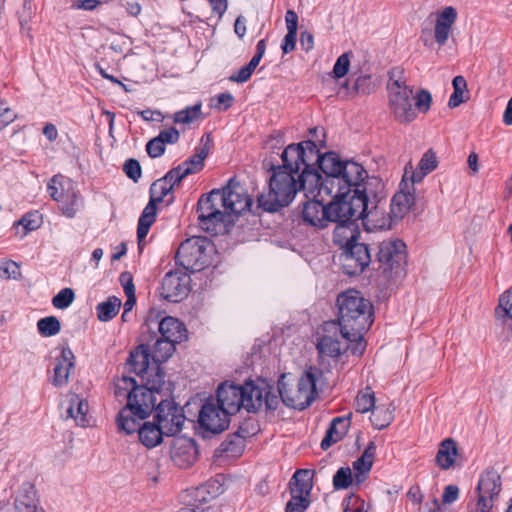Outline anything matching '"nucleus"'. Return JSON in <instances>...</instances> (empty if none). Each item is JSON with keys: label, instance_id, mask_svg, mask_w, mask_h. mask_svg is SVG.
Returning a JSON list of instances; mask_svg holds the SVG:
<instances>
[{"label": "nucleus", "instance_id": "f257e3e1", "mask_svg": "<svg viewBox=\"0 0 512 512\" xmlns=\"http://www.w3.org/2000/svg\"><path fill=\"white\" fill-rule=\"evenodd\" d=\"M298 159L307 171L319 177L315 185V197L323 194L330 197L349 198L356 185L369 179L362 165L354 161H342L335 152L320 154L311 140L290 144L285 148V158Z\"/></svg>", "mask_w": 512, "mask_h": 512}, {"label": "nucleus", "instance_id": "f03ea898", "mask_svg": "<svg viewBox=\"0 0 512 512\" xmlns=\"http://www.w3.org/2000/svg\"><path fill=\"white\" fill-rule=\"evenodd\" d=\"M282 165L273 166L268 182V190L257 197L258 208L265 212H278L287 207L296 194L303 190L307 198L315 197V185L319 177L307 171L298 159L285 158V150L281 154Z\"/></svg>", "mask_w": 512, "mask_h": 512}, {"label": "nucleus", "instance_id": "7ed1b4c3", "mask_svg": "<svg viewBox=\"0 0 512 512\" xmlns=\"http://www.w3.org/2000/svg\"><path fill=\"white\" fill-rule=\"evenodd\" d=\"M388 103L392 116L400 124L413 122L418 112L426 114L432 104V95L427 89H420L414 95V89L407 84L404 70L394 67L388 72Z\"/></svg>", "mask_w": 512, "mask_h": 512}, {"label": "nucleus", "instance_id": "20e7f679", "mask_svg": "<svg viewBox=\"0 0 512 512\" xmlns=\"http://www.w3.org/2000/svg\"><path fill=\"white\" fill-rule=\"evenodd\" d=\"M336 305L342 337L347 340L361 338L374 321L372 303L359 291L349 289L337 296Z\"/></svg>", "mask_w": 512, "mask_h": 512}, {"label": "nucleus", "instance_id": "39448f33", "mask_svg": "<svg viewBox=\"0 0 512 512\" xmlns=\"http://www.w3.org/2000/svg\"><path fill=\"white\" fill-rule=\"evenodd\" d=\"M142 384L137 385L133 377L123 376L115 385L116 396L127 398V404L137 405V410L148 411L154 409L156 398L154 393L170 396V389L166 388L165 372L160 365L152 364L151 369L140 376Z\"/></svg>", "mask_w": 512, "mask_h": 512}, {"label": "nucleus", "instance_id": "423d86ee", "mask_svg": "<svg viewBox=\"0 0 512 512\" xmlns=\"http://www.w3.org/2000/svg\"><path fill=\"white\" fill-rule=\"evenodd\" d=\"M382 189L381 180L377 177H370L363 184L356 185L353 194L348 198L350 204L353 205L356 204V200L360 201L357 210H361L365 206L366 211L359 216V220H362L367 230L389 229L394 221L391 213H386L384 207L380 205L379 193Z\"/></svg>", "mask_w": 512, "mask_h": 512}, {"label": "nucleus", "instance_id": "0eeeda50", "mask_svg": "<svg viewBox=\"0 0 512 512\" xmlns=\"http://www.w3.org/2000/svg\"><path fill=\"white\" fill-rule=\"evenodd\" d=\"M216 400L231 415L241 409L256 412L263 407V390L254 381H246L243 385L223 382L216 391Z\"/></svg>", "mask_w": 512, "mask_h": 512}, {"label": "nucleus", "instance_id": "6e6552de", "mask_svg": "<svg viewBox=\"0 0 512 512\" xmlns=\"http://www.w3.org/2000/svg\"><path fill=\"white\" fill-rule=\"evenodd\" d=\"M153 409L148 411H138L137 405L126 404L123 407L116 418L118 430L127 435L137 433L140 442L147 448H154L162 442L163 436H165L163 430L155 420V422H144L140 421L146 419Z\"/></svg>", "mask_w": 512, "mask_h": 512}, {"label": "nucleus", "instance_id": "1a4fd4ad", "mask_svg": "<svg viewBox=\"0 0 512 512\" xmlns=\"http://www.w3.org/2000/svg\"><path fill=\"white\" fill-rule=\"evenodd\" d=\"M214 246L207 237L194 236L183 241L176 252V263L186 271L199 272L211 263Z\"/></svg>", "mask_w": 512, "mask_h": 512}, {"label": "nucleus", "instance_id": "9d476101", "mask_svg": "<svg viewBox=\"0 0 512 512\" xmlns=\"http://www.w3.org/2000/svg\"><path fill=\"white\" fill-rule=\"evenodd\" d=\"M323 377V371L315 366L308 367L299 378L296 388L280 390V395L288 407L304 410L317 397V385Z\"/></svg>", "mask_w": 512, "mask_h": 512}, {"label": "nucleus", "instance_id": "9b49d317", "mask_svg": "<svg viewBox=\"0 0 512 512\" xmlns=\"http://www.w3.org/2000/svg\"><path fill=\"white\" fill-rule=\"evenodd\" d=\"M356 204H350L348 198L342 202L341 211L339 217H333L331 223H335V228L333 230V242L335 245L339 246L342 251L358 241L360 231L357 225V221L359 220V216L363 215L365 210V206L361 210H357L359 208V200H356Z\"/></svg>", "mask_w": 512, "mask_h": 512}, {"label": "nucleus", "instance_id": "f8f14e48", "mask_svg": "<svg viewBox=\"0 0 512 512\" xmlns=\"http://www.w3.org/2000/svg\"><path fill=\"white\" fill-rule=\"evenodd\" d=\"M344 200L342 197H332V201L325 205L323 198L318 200L316 197H311L303 204L301 213L303 223L316 229L328 227L333 217H339L338 213L343 211L341 205Z\"/></svg>", "mask_w": 512, "mask_h": 512}, {"label": "nucleus", "instance_id": "ddd939ff", "mask_svg": "<svg viewBox=\"0 0 512 512\" xmlns=\"http://www.w3.org/2000/svg\"><path fill=\"white\" fill-rule=\"evenodd\" d=\"M50 197L59 204L63 214L73 217L82 206L75 183L61 174L53 176L47 185Z\"/></svg>", "mask_w": 512, "mask_h": 512}, {"label": "nucleus", "instance_id": "4468645a", "mask_svg": "<svg viewBox=\"0 0 512 512\" xmlns=\"http://www.w3.org/2000/svg\"><path fill=\"white\" fill-rule=\"evenodd\" d=\"M198 222L207 232L215 231L217 224L225 221L226 205L222 203L220 189H213L208 194L202 195L197 203Z\"/></svg>", "mask_w": 512, "mask_h": 512}, {"label": "nucleus", "instance_id": "2eb2a0df", "mask_svg": "<svg viewBox=\"0 0 512 512\" xmlns=\"http://www.w3.org/2000/svg\"><path fill=\"white\" fill-rule=\"evenodd\" d=\"M313 471L298 469L289 482L291 499L286 504L285 512H305L310 505L313 488Z\"/></svg>", "mask_w": 512, "mask_h": 512}, {"label": "nucleus", "instance_id": "dca6fc26", "mask_svg": "<svg viewBox=\"0 0 512 512\" xmlns=\"http://www.w3.org/2000/svg\"><path fill=\"white\" fill-rule=\"evenodd\" d=\"M379 268L384 273L400 275L406 265V244L400 239H388L379 243L376 254Z\"/></svg>", "mask_w": 512, "mask_h": 512}, {"label": "nucleus", "instance_id": "f3484780", "mask_svg": "<svg viewBox=\"0 0 512 512\" xmlns=\"http://www.w3.org/2000/svg\"><path fill=\"white\" fill-rule=\"evenodd\" d=\"M502 482L500 474L494 468L484 470L476 487L477 512H491L494 503L498 500Z\"/></svg>", "mask_w": 512, "mask_h": 512}, {"label": "nucleus", "instance_id": "a211bd4d", "mask_svg": "<svg viewBox=\"0 0 512 512\" xmlns=\"http://www.w3.org/2000/svg\"><path fill=\"white\" fill-rule=\"evenodd\" d=\"M154 419L157 421L165 436H174L178 434L185 422L183 409L173 400L161 397L156 406Z\"/></svg>", "mask_w": 512, "mask_h": 512}, {"label": "nucleus", "instance_id": "6ab92c4d", "mask_svg": "<svg viewBox=\"0 0 512 512\" xmlns=\"http://www.w3.org/2000/svg\"><path fill=\"white\" fill-rule=\"evenodd\" d=\"M190 282L191 279L187 272L171 270L162 279L160 295L169 302H180L188 296Z\"/></svg>", "mask_w": 512, "mask_h": 512}, {"label": "nucleus", "instance_id": "aec40b11", "mask_svg": "<svg viewBox=\"0 0 512 512\" xmlns=\"http://www.w3.org/2000/svg\"><path fill=\"white\" fill-rule=\"evenodd\" d=\"M340 261L344 274L359 275L371 262L370 251L366 244L356 241L342 251Z\"/></svg>", "mask_w": 512, "mask_h": 512}, {"label": "nucleus", "instance_id": "412c9836", "mask_svg": "<svg viewBox=\"0 0 512 512\" xmlns=\"http://www.w3.org/2000/svg\"><path fill=\"white\" fill-rule=\"evenodd\" d=\"M231 414L217 400H207L199 412V424L212 433H220L229 426Z\"/></svg>", "mask_w": 512, "mask_h": 512}, {"label": "nucleus", "instance_id": "4be33fe9", "mask_svg": "<svg viewBox=\"0 0 512 512\" xmlns=\"http://www.w3.org/2000/svg\"><path fill=\"white\" fill-rule=\"evenodd\" d=\"M222 203L226 205V212L229 214H241L250 209L252 199L245 193L239 182L230 179L228 184L220 189Z\"/></svg>", "mask_w": 512, "mask_h": 512}, {"label": "nucleus", "instance_id": "5701e85b", "mask_svg": "<svg viewBox=\"0 0 512 512\" xmlns=\"http://www.w3.org/2000/svg\"><path fill=\"white\" fill-rule=\"evenodd\" d=\"M76 357L68 346H63L60 354L54 359L51 384L56 388H63L70 382V377L74 373Z\"/></svg>", "mask_w": 512, "mask_h": 512}, {"label": "nucleus", "instance_id": "b1692460", "mask_svg": "<svg viewBox=\"0 0 512 512\" xmlns=\"http://www.w3.org/2000/svg\"><path fill=\"white\" fill-rule=\"evenodd\" d=\"M61 405L65 409L66 419H72L80 427L90 425L92 416L89 413V404L86 399L69 392L65 395Z\"/></svg>", "mask_w": 512, "mask_h": 512}, {"label": "nucleus", "instance_id": "393cba45", "mask_svg": "<svg viewBox=\"0 0 512 512\" xmlns=\"http://www.w3.org/2000/svg\"><path fill=\"white\" fill-rule=\"evenodd\" d=\"M171 458L180 468L191 466L197 459V445L191 438H176L171 445Z\"/></svg>", "mask_w": 512, "mask_h": 512}, {"label": "nucleus", "instance_id": "a878e982", "mask_svg": "<svg viewBox=\"0 0 512 512\" xmlns=\"http://www.w3.org/2000/svg\"><path fill=\"white\" fill-rule=\"evenodd\" d=\"M457 20V11L452 6H447L441 10L436 17L434 27L435 41L439 46H444L451 33L452 26Z\"/></svg>", "mask_w": 512, "mask_h": 512}, {"label": "nucleus", "instance_id": "bb28decb", "mask_svg": "<svg viewBox=\"0 0 512 512\" xmlns=\"http://www.w3.org/2000/svg\"><path fill=\"white\" fill-rule=\"evenodd\" d=\"M415 203L414 188L412 191L404 188H400L391 199L390 213L394 221L402 220L410 211L411 207Z\"/></svg>", "mask_w": 512, "mask_h": 512}, {"label": "nucleus", "instance_id": "cd10ccee", "mask_svg": "<svg viewBox=\"0 0 512 512\" xmlns=\"http://www.w3.org/2000/svg\"><path fill=\"white\" fill-rule=\"evenodd\" d=\"M150 358L149 346L144 344L139 345L130 352L129 358L127 359L129 371L135 373L139 377L144 373L147 374V371L152 367Z\"/></svg>", "mask_w": 512, "mask_h": 512}, {"label": "nucleus", "instance_id": "c85d7f7f", "mask_svg": "<svg viewBox=\"0 0 512 512\" xmlns=\"http://www.w3.org/2000/svg\"><path fill=\"white\" fill-rule=\"evenodd\" d=\"M161 337L174 343H180L187 339V329L178 319L167 316L158 324Z\"/></svg>", "mask_w": 512, "mask_h": 512}, {"label": "nucleus", "instance_id": "c756f323", "mask_svg": "<svg viewBox=\"0 0 512 512\" xmlns=\"http://www.w3.org/2000/svg\"><path fill=\"white\" fill-rule=\"evenodd\" d=\"M350 418L351 414L347 417H336L331 421L330 426L326 431V435L320 444L323 450H327L343 438L350 426Z\"/></svg>", "mask_w": 512, "mask_h": 512}, {"label": "nucleus", "instance_id": "7c9ffc66", "mask_svg": "<svg viewBox=\"0 0 512 512\" xmlns=\"http://www.w3.org/2000/svg\"><path fill=\"white\" fill-rule=\"evenodd\" d=\"M212 145L210 134L204 135L201 138V146L195 148V153L181 163L182 168H189L191 174L201 171L204 167V160L209 154Z\"/></svg>", "mask_w": 512, "mask_h": 512}, {"label": "nucleus", "instance_id": "2f4dec72", "mask_svg": "<svg viewBox=\"0 0 512 512\" xmlns=\"http://www.w3.org/2000/svg\"><path fill=\"white\" fill-rule=\"evenodd\" d=\"M376 455V444L370 441L362 455L353 462V469L356 471L355 480L357 484L363 482L370 472Z\"/></svg>", "mask_w": 512, "mask_h": 512}, {"label": "nucleus", "instance_id": "473e14b6", "mask_svg": "<svg viewBox=\"0 0 512 512\" xmlns=\"http://www.w3.org/2000/svg\"><path fill=\"white\" fill-rule=\"evenodd\" d=\"M15 512H44L37 505L36 491L30 484H25L19 490L14 501Z\"/></svg>", "mask_w": 512, "mask_h": 512}, {"label": "nucleus", "instance_id": "72a5a7b5", "mask_svg": "<svg viewBox=\"0 0 512 512\" xmlns=\"http://www.w3.org/2000/svg\"><path fill=\"white\" fill-rule=\"evenodd\" d=\"M438 161L436 153L429 149L421 157L416 170H412V184L420 183L423 178L437 168Z\"/></svg>", "mask_w": 512, "mask_h": 512}, {"label": "nucleus", "instance_id": "f704fd0d", "mask_svg": "<svg viewBox=\"0 0 512 512\" xmlns=\"http://www.w3.org/2000/svg\"><path fill=\"white\" fill-rule=\"evenodd\" d=\"M457 452V445L453 439L443 440L436 455V463L443 470L449 469L455 462Z\"/></svg>", "mask_w": 512, "mask_h": 512}, {"label": "nucleus", "instance_id": "c9c22d12", "mask_svg": "<svg viewBox=\"0 0 512 512\" xmlns=\"http://www.w3.org/2000/svg\"><path fill=\"white\" fill-rule=\"evenodd\" d=\"M157 216V208L154 200H149L148 204L143 209L137 226V238L141 242L144 240L149 232L150 227L155 222Z\"/></svg>", "mask_w": 512, "mask_h": 512}, {"label": "nucleus", "instance_id": "e433bc0d", "mask_svg": "<svg viewBox=\"0 0 512 512\" xmlns=\"http://www.w3.org/2000/svg\"><path fill=\"white\" fill-rule=\"evenodd\" d=\"M245 437V431L242 429L229 434L221 443V451L230 457L240 456L245 448Z\"/></svg>", "mask_w": 512, "mask_h": 512}, {"label": "nucleus", "instance_id": "4c0bfd02", "mask_svg": "<svg viewBox=\"0 0 512 512\" xmlns=\"http://www.w3.org/2000/svg\"><path fill=\"white\" fill-rule=\"evenodd\" d=\"M394 410L391 403L375 406L370 416L373 427L378 430L388 427L394 419Z\"/></svg>", "mask_w": 512, "mask_h": 512}, {"label": "nucleus", "instance_id": "58836bf2", "mask_svg": "<svg viewBox=\"0 0 512 512\" xmlns=\"http://www.w3.org/2000/svg\"><path fill=\"white\" fill-rule=\"evenodd\" d=\"M175 344L176 343L162 337L158 338L152 350H150L152 364L161 365L163 362L167 361L175 351Z\"/></svg>", "mask_w": 512, "mask_h": 512}, {"label": "nucleus", "instance_id": "ea45409f", "mask_svg": "<svg viewBox=\"0 0 512 512\" xmlns=\"http://www.w3.org/2000/svg\"><path fill=\"white\" fill-rule=\"evenodd\" d=\"M453 93L450 95L448 106L456 108L468 100L467 82L465 78L458 75L452 80Z\"/></svg>", "mask_w": 512, "mask_h": 512}, {"label": "nucleus", "instance_id": "a19ab883", "mask_svg": "<svg viewBox=\"0 0 512 512\" xmlns=\"http://www.w3.org/2000/svg\"><path fill=\"white\" fill-rule=\"evenodd\" d=\"M202 119V103L197 102L192 106H187L179 110L173 115V122L175 124H191L195 121Z\"/></svg>", "mask_w": 512, "mask_h": 512}, {"label": "nucleus", "instance_id": "79ce46f5", "mask_svg": "<svg viewBox=\"0 0 512 512\" xmlns=\"http://www.w3.org/2000/svg\"><path fill=\"white\" fill-rule=\"evenodd\" d=\"M120 282L127 297L124 303V315H127L136 304L135 286L133 284V277L129 272H123L120 275Z\"/></svg>", "mask_w": 512, "mask_h": 512}, {"label": "nucleus", "instance_id": "37998d69", "mask_svg": "<svg viewBox=\"0 0 512 512\" xmlns=\"http://www.w3.org/2000/svg\"><path fill=\"white\" fill-rule=\"evenodd\" d=\"M121 300L116 296H110L107 301L98 304V320L109 321L119 312Z\"/></svg>", "mask_w": 512, "mask_h": 512}, {"label": "nucleus", "instance_id": "c03bdc74", "mask_svg": "<svg viewBox=\"0 0 512 512\" xmlns=\"http://www.w3.org/2000/svg\"><path fill=\"white\" fill-rule=\"evenodd\" d=\"M317 349L320 355L336 358L341 354V345L337 339L331 336H323L320 338Z\"/></svg>", "mask_w": 512, "mask_h": 512}, {"label": "nucleus", "instance_id": "a18cd8bd", "mask_svg": "<svg viewBox=\"0 0 512 512\" xmlns=\"http://www.w3.org/2000/svg\"><path fill=\"white\" fill-rule=\"evenodd\" d=\"M173 186L164 178H160L152 183L150 187V200L154 203H160L168 194L172 193Z\"/></svg>", "mask_w": 512, "mask_h": 512}, {"label": "nucleus", "instance_id": "49530a36", "mask_svg": "<svg viewBox=\"0 0 512 512\" xmlns=\"http://www.w3.org/2000/svg\"><path fill=\"white\" fill-rule=\"evenodd\" d=\"M375 407L374 392L367 387L364 391L358 393L355 399V410L359 413H366Z\"/></svg>", "mask_w": 512, "mask_h": 512}, {"label": "nucleus", "instance_id": "de8ad7c7", "mask_svg": "<svg viewBox=\"0 0 512 512\" xmlns=\"http://www.w3.org/2000/svg\"><path fill=\"white\" fill-rule=\"evenodd\" d=\"M37 328L42 336L51 337L60 332L61 324L55 316H48L38 320Z\"/></svg>", "mask_w": 512, "mask_h": 512}, {"label": "nucleus", "instance_id": "09e8293b", "mask_svg": "<svg viewBox=\"0 0 512 512\" xmlns=\"http://www.w3.org/2000/svg\"><path fill=\"white\" fill-rule=\"evenodd\" d=\"M42 224V217L38 212H30L24 215L18 222V226L23 227L22 237H25L28 232L38 229Z\"/></svg>", "mask_w": 512, "mask_h": 512}, {"label": "nucleus", "instance_id": "8fccbe9b", "mask_svg": "<svg viewBox=\"0 0 512 512\" xmlns=\"http://www.w3.org/2000/svg\"><path fill=\"white\" fill-rule=\"evenodd\" d=\"M353 482L351 469L340 467L333 476V488L335 490L347 489Z\"/></svg>", "mask_w": 512, "mask_h": 512}, {"label": "nucleus", "instance_id": "3c124183", "mask_svg": "<svg viewBox=\"0 0 512 512\" xmlns=\"http://www.w3.org/2000/svg\"><path fill=\"white\" fill-rule=\"evenodd\" d=\"M495 314L497 317H507L512 320V287L500 296Z\"/></svg>", "mask_w": 512, "mask_h": 512}, {"label": "nucleus", "instance_id": "603ef678", "mask_svg": "<svg viewBox=\"0 0 512 512\" xmlns=\"http://www.w3.org/2000/svg\"><path fill=\"white\" fill-rule=\"evenodd\" d=\"M75 299V293L71 288H63L53 298L52 305L57 309L68 308Z\"/></svg>", "mask_w": 512, "mask_h": 512}, {"label": "nucleus", "instance_id": "864d4df0", "mask_svg": "<svg viewBox=\"0 0 512 512\" xmlns=\"http://www.w3.org/2000/svg\"><path fill=\"white\" fill-rule=\"evenodd\" d=\"M353 53L351 51L345 52L342 55H340L333 67V76L337 79L344 77L350 67V59L352 57Z\"/></svg>", "mask_w": 512, "mask_h": 512}, {"label": "nucleus", "instance_id": "5fc2aeb1", "mask_svg": "<svg viewBox=\"0 0 512 512\" xmlns=\"http://www.w3.org/2000/svg\"><path fill=\"white\" fill-rule=\"evenodd\" d=\"M191 171L192 170L189 168H182V165L180 164L169 170L164 178L174 187L175 185L180 184L186 176L190 175Z\"/></svg>", "mask_w": 512, "mask_h": 512}, {"label": "nucleus", "instance_id": "6e6d98bb", "mask_svg": "<svg viewBox=\"0 0 512 512\" xmlns=\"http://www.w3.org/2000/svg\"><path fill=\"white\" fill-rule=\"evenodd\" d=\"M375 86L371 77L367 75L359 76L354 83L353 90L357 94L367 95L374 91Z\"/></svg>", "mask_w": 512, "mask_h": 512}, {"label": "nucleus", "instance_id": "4d7b16f0", "mask_svg": "<svg viewBox=\"0 0 512 512\" xmlns=\"http://www.w3.org/2000/svg\"><path fill=\"white\" fill-rule=\"evenodd\" d=\"M123 171L125 172L126 176L134 182H137L142 174L140 163L133 158L125 161L123 165Z\"/></svg>", "mask_w": 512, "mask_h": 512}, {"label": "nucleus", "instance_id": "13d9d810", "mask_svg": "<svg viewBox=\"0 0 512 512\" xmlns=\"http://www.w3.org/2000/svg\"><path fill=\"white\" fill-rule=\"evenodd\" d=\"M16 113L4 101H0V131L16 119Z\"/></svg>", "mask_w": 512, "mask_h": 512}, {"label": "nucleus", "instance_id": "bf43d9fd", "mask_svg": "<svg viewBox=\"0 0 512 512\" xmlns=\"http://www.w3.org/2000/svg\"><path fill=\"white\" fill-rule=\"evenodd\" d=\"M146 151L151 158H158L164 154L165 144L160 140V138L155 137L148 141Z\"/></svg>", "mask_w": 512, "mask_h": 512}, {"label": "nucleus", "instance_id": "052dcab7", "mask_svg": "<svg viewBox=\"0 0 512 512\" xmlns=\"http://www.w3.org/2000/svg\"><path fill=\"white\" fill-rule=\"evenodd\" d=\"M157 137L160 138L164 144H175L180 138V133L176 128L170 127L160 131Z\"/></svg>", "mask_w": 512, "mask_h": 512}, {"label": "nucleus", "instance_id": "680f3d73", "mask_svg": "<svg viewBox=\"0 0 512 512\" xmlns=\"http://www.w3.org/2000/svg\"><path fill=\"white\" fill-rule=\"evenodd\" d=\"M364 501L355 495H351L347 499V505L344 508V512H367L365 510Z\"/></svg>", "mask_w": 512, "mask_h": 512}, {"label": "nucleus", "instance_id": "e2e57ef3", "mask_svg": "<svg viewBox=\"0 0 512 512\" xmlns=\"http://www.w3.org/2000/svg\"><path fill=\"white\" fill-rule=\"evenodd\" d=\"M263 390V406L268 410H275L278 406V396L272 393L267 387H260Z\"/></svg>", "mask_w": 512, "mask_h": 512}, {"label": "nucleus", "instance_id": "0e129e2a", "mask_svg": "<svg viewBox=\"0 0 512 512\" xmlns=\"http://www.w3.org/2000/svg\"><path fill=\"white\" fill-rule=\"evenodd\" d=\"M459 498V488L456 485H447L444 488L442 501L445 504H451Z\"/></svg>", "mask_w": 512, "mask_h": 512}, {"label": "nucleus", "instance_id": "69168bd1", "mask_svg": "<svg viewBox=\"0 0 512 512\" xmlns=\"http://www.w3.org/2000/svg\"><path fill=\"white\" fill-rule=\"evenodd\" d=\"M252 74L253 71L245 65L242 68H240L238 72L232 74L229 77V80L231 82L244 83L250 79Z\"/></svg>", "mask_w": 512, "mask_h": 512}, {"label": "nucleus", "instance_id": "338daca9", "mask_svg": "<svg viewBox=\"0 0 512 512\" xmlns=\"http://www.w3.org/2000/svg\"><path fill=\"white\" fill-rule=\"evenodd\" d=\"M234 101L232 94L230 93H221L217 96V104H215V108L219 111H226L229 109Z\"/></svg>", "mask_w": 512, "mask_h": 512}, {"label": "nucleus", "instance_id": "774afa93", "mask_svg": "<svg viewBox=\"0 0 512 512\" xmlns=\"http://www.w3.org/2000/svg\"><path fill=\"white\" fill-rule=\"evenodd\" d=\"M296 38L297 32H287L281 45L284 54H288L295 49Z\"/></svg>", "mask_w": 512, "mask_h": 512}]
</instances>
